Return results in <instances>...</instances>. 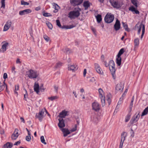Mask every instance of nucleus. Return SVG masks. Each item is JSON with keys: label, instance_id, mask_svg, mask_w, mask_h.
I'll return each mask as SVG.
<instances>
[{"label": "nucleus", "instance_id": "nucleus-1", "mask_svg": "<svg viewBox=\"0 0 148 148\" xmlns=\"http://www.w3.org/2000/svg\"><path fill=\"white\" fill-rule=\"evenodd\" d=\"M79 10H73L70 12L68 14V17L71 19L75 18L77 17L80 15L79 12L81 11L80 8L79 9Z\"/></svg>", "mask_w": 148, "mask_h": 148}, {"label": "nucleus", "instance_id": "nucleus-2", "mask_svg": "<svg viewBox=\"0 0 148 148\" xmlns=\"http://www.w3.org/2000/svg\"><path fill=\"white\" fill-rule=\"evenodd\" d=\"M27 74L28 77L30 79L36 78L38 75L36 71L32 69L27 72Z\"/></svg>", "mask_w": 148, "mask_h": 148}, {"label": "nucleus", "instance_id": "nucleus-3", "mask_svg": "<svg viewBox=\"0 0 148 148\" xmlns=\"http://www.w3.org/2000/svg\"><path fill=\"white\" fill-rule=\"evenodd\" d=\"M114 19V15L111 13H108L105 16L104 20L106 23H110L112 22Z\"/></svg>", "mask_w": 148, "mask_h": 148}, {"label": "nucleus", "instance_id": "nucleus-4", "mask_svg": "<svg viewBox=\"0 0 148 148\" xmlns=\"http://www.w3.org/2000/svg\"><path fill=\"white\" fill-rule=\"evenodd\" d=\"M138 24H137L135 26V27H137L138 29V34H140L141 29L142 28V33L141 35V39H142L143 38V36L144 35L145 32V27L144 25L142 23H141L139 26H138Z\"/></svg>", "mask_w": 148, "mask_h": 148}, {"label": "nucleus", "instance_id": "nucleus-5", "mask_svg": "<svg viewBox=\"0 0 148 148\" xmlns=\"http://www.w3.org/2000/svg\"><path fill=\"white\" fill-rule=\"evenodd\" d=\"M110 2L113 8L116 9L120 8L122 6L120 2L118 0H110Z\"/></svg>", "mask_w": 148, "mask_h": 148}, {"label": "nucleus", "instance_id": "nucleus-6", "mask_svg": "<svg viewBox=\"0 0 148 148\" xmlns=\"http://www.w3.org/2000/svg\"><path fill=\"white\" fill-rule=\"evenodd\" d=\"M56 22L57 25L59 27L62 29H70L74 27H75L73 25H63L62 26L59 20H56Z\"/></svg>", "mask_w": 148, "mask_h": 148}, {"label": "nucleus", "instance_id": "nucleus-7", "mask_svg": "<svg viewBox=\"0 0 148 148\" xmlns=\"http://www.w3.org/2000/svg\"><path fill=\"white\" fill-rule=\"evenodd\" d=\"M140 112H138V113L137 112L133 116L130 121L131 124H132L134 122H136L138 120L140 117Z\"/></svg>", "mask_w": 148, "mask_h": 148}, {"label": "nucleus", "instance_id": "nucleus-8", "mask_svg": "<svg viewBox=\"0 0 148 148\" xmlns=\"http://www.w3.org/2000/svg\"><path fill=\"white\" fill-rule=\"evenodd\" d=\"M92 110L96 112L99 111L100 109V105L97 102L95 101L92 103Z\"/></svg>", "mask_w": 148, "mask_h": 148}, {"label": "nucleus", "instance_id": "nucleus-9", "mask_svg": "<svg viewBox=\"0 0 148 148\" xmlns=\"http://www.w3.org/2000/svg\"><path fill=\"white\" fill-rule=\"evenodd\" d=\"M78 69V67L76 64H69L68 65V69L69 70L74 72Z\"/></svg>", "mask_w": 148, "mask_h": 148}, {"label": "nucleus", "instance_id": "nucleus-10", "mask_svg": "<svg viewBox=\"0 0 148 148\" xmlns=\"http://www.w3.org/2000/svg\"><path fill=\"white\" fill-rule=\"evenodd\" d=\"M44 112V110L42 109L40 111H39L38 114V115L37 114L36 115V118H38L39 120L41 121L43 118V114Z\"/></svg>", "mask_w": 148, "mask_h": 148}, {"label": "nucleus", "instance_id": "nucleus-11", "mask_svg": "<svg viewBox=\"0 0 148 148\" xmlns=\"http://www.w3.org/2000/svg\"><path fill=\"white\" fill-rule=\"evenodd\" d=\"M109 66L110 71L114 72L115 70V64L114 61L111 60H110L109 63Z\"/></svg>", "mask_w": 148, "mask_h": 148}, {"label": "nucleus", "instance_id": "nucleus-12", "mask_svg": "<svg viewBox=\"0 0 148 148\" xmlns=\"http://www.w3.org/2000/svg\"><path fill=\"white\" fill-rule=\"evenodd\" d=\"M12 24L11 21L9 20L6 23L4 26L3 31H7L10 28Z\"/></svg>", "mask_w": 148, "mask_h": 148}, {"label": "nucleus", "instance_id": "nucleus-13", "mask_svg": "<svg viewBox=\"0 0 148 148\" xmlns=\"http://www.w3.org/2000/svg\"><path fill=\"white\" fill-rule=\"evenodd\" d=\"M83 0H70L71 3L75 6L80 4L83 2Z\"/></svg>", "mask_w": 148, "mask_h": 148}, {"label": "nucleus", "instance_id": "nucleus-14", "mask_svg": "<svg viewBox=\"0 0 148 148\" xmlns=\"http://www.w3.org/2000/svg\"><path fill=\"white\" fill-rule=\"evenodd\" d=\"M114 28L116 31L119 30L121 28V24L120 21L118 20H116V22L114 25Z\"/></svg>", "mask_w": 148, "mask_h": 148}, {"label": "nucleus", "instance_id": "nucleus-15", "mask_svg": "<svg viewBox=\"0 0 148 148\" xmlns=\"http://www.w3.org/2000/svg\"><path fill=\"white\" fill-rule=\"evenodd\" d=\"M95 70L97 73L101 74H102L103 73V72L102 70L98 64L97 63L95 64Z\"/></svg>", "mask_w": 148, "mask_h": 148}, {"label": "nucleus", "instance_id": "nucleus-16", "mask_svg": "<svg viewBox=\"0 0 148 148\" xmlns=\"http://www.w3.org/2000/svg\"><path fill=\"white\" fill-rule=\"evenodd\" d=\"M18 130L17 129H15V131L13 133V134L11 136V138L12 140H15L17 139L18 138V136H19V134H18Z\"/></svg>", "mask_w": 148, "mask_h": 148}, {"label": "nucleus", "instance_id": "nucleus-17", "mask_svg": "<svg viewBox=\"0 0 148 148\" xmlns=\"http://www.w3.org/2000/svg\"><path fill=\"white\" fill-rule=\"evenodd\" d=\"M32 10L30 9H27L19 12L20 15L22 16L25 14H27L32 12Z\"/></svg>", "mask_w": 148, "mask_h": 148}, {"label": "nucleus", "instance_id": "nucleus-18", "mask_svg": "<svg viewBox=\"0 0 148 148\" xmlns=\"http://www.w3.org/2000/svg\"><path fill=\"white\" fill-rule=\"evenodd\" d=\"M116 90L120 92L122 91L123 88V85L122 83H120L118 84L116 87Z\"/></svg>", "mask_w": 148, "mask_h": 148}, {"label": "nucleus", "instance_id": "nucleus-19", "mask_svg": "<svg viewBox=\"0 0 148 148\" xmlns=\"http://www.w3.org/2000/svg\"><path fill=\"white\" fill-rule=\"evenodd\" d=\"M59 123H58V126L60 128H62L65 126L64 123V120L63 119L60 118L58 119Z\"/></svg>", "mask_w": 148, "mask_h": 148}, {"label": "nucleus", "instance_id": "nucleus-20", "mask_svg": "<svg viewBox=\"0 0 148 148\" xmlns=\"http://www.w3.org/2000/svg\"><path fill=\"white\" fill-rule=\"evenodd\" d=\"M68 112L67 111L63 110L60 113L59 116L60 117V118L61 119H62L63 118H64L66 116L68 115L67 113Z\"/></svg>", "mask_w": 148, "mask_h": 148}, {"label": "nucleus", "instance_id": "nucleus-21", "mask_svg": "<svg viewBox=\"0 0 148 148\" xmlns=\"http://www.w3.org/2000/svg\"><path fill=\"white\" fill-rule=\"evenodd\" d=\"M99 117L97 115H95L93 116L92 121L94 123L96 124L99 122Z\"/></svg>", "mask_w": 148, "mask_h": 148}, {"label": "nucleus", "instance_id": "nucleus-22", "mask_svg": "<svg viewBox=\"0 0 148 148\" xmlns=\"http://www.w3.org/2000/svg\"><path fill=\"white\" fill-rule=\"evenodd\" d=\"M9 43L8 42H5L3 43L2 46L1 51L4 52L6 50V47L8 45Z\"/></svg>", "mask_w": 148, "mask_h": 148}, {"label": "nucleus", "instance_id": "nucleus-23", "mask_svg": "<svg viewBox=\"0 0 148 148\" xmlns=\"http://www.w3.org/2000/svg\"><path fill=\"white\" fill-rule=\"evenodd\" d=\"M34 87V91L38 94L39 92L40 88L38 84L36 83V82H35Z\"/></svg>", "mask_w": 148, "mask_h": 148}, {"label": "nucleus", "instance_id": "nucleus-24", "mask_svg": "<svg viewBox=\"0 0 148 148\" xmlns=\"http://www.w3.org/2000/svg\"><path fill=\"white\" fill-rule=\"evenodd\" d=\"M62 131L64 134V137L68 135L70 133L69 130L68 129L62 128Z\"/></svg>", "mask_w": 148, "mask_h": 148}, {"label": "nucleus", "instance_id": "nucleus-25", "mask_svg": "<svg viewBox=\"0 0 148 148\" xmlns=\"http://www.w3.org/2000/svg\"><path fill=\"white\" fill-rule=\"evenodd\" d=\"M90 2L89 1H85L83 3V6L85 8L84 9L86 10H87L90 6Z\"/></svg>", "mask_w": 148, "mask_h": 148}, {"label": "nucleus", "instance_id": "nucleus-26", "mask_svg": "<svg viewBox=\"0 0 148 148\" xmlns=\"http://www.w3.org/2000/svg\"><path fill=\"white\" fill-rule=\"evenodd\" d=\"M5 80L4 81V84L0 82V92L3 90L5 88V86L6 87V88L7 89V85L5 82Z\"/></svg>", "mask_w": 148, "mask_h": 148}, {"label": "nucleus", "instance_id": "nucleus-27", "mask_svg": "<svg viewBox=\"0 0 148 148\" xmlns=\"http://www.w3.org/2000/svg\"><path fill=\"white\" fill-rule=\"evenodd\" d=\"M125 132H123L122 133L121 136V142L120 143L123 144V143L125 140V137L126 136V135H125Z\"/></svg>", "mask_w": 148, "mask_h": 148}, {"label": "nucleus", "instance_id": "nucleus-28", "mask_svg": "<svg viewBox=\"0 0 148 148\" xmlns=\"http://www.w3.org/2000/svg\"><path fill=\"white\" fill-rule=\"evenodd\" d=\"M121 56H117V58L116 59V62L118 65L119 66L121 65Z\"/></svg>", "mask_w": 148, "mask_h": 148}, {"label": "nucleus", "instance_id": "nucleus-29", "mask_svg": "<svg viewBox=\"0 0 148 148\" xmlns=\"http://www.w3.org/2000/svg\"><path fill=\"white\" fill-rule=\"evenodd\" d=\"M13 146V144L11 143L8 142L3 146L4 148H11Z\"/></svg>", "mask_w": 148, "mask_h": 148}, {"label": "nucleus", "instance_id": "nucleus-30", "mask_svg": "<svg viewBox=\"0 0 148 148\" xmlns=\"http://www.w3.org/2000/svg\"><path fill=\"white\" fill-rule=\"evenodd\" d=\"M129 10L132 12H134L136 14H139V12L138 10H136L135 8L133 6L130 7L129 8Z\"/></svg>", "mask_w": 148, "mask_h": 148}, {"label": "nucleus", "instance_id": "nucleus-31", "mask_svg": "<svg viewBox=\"0 0 148 148\" xmlns=\"http://www.w3.org/2000/svg\"><path fill=\"white\" fill-rule=\"evenodd\" d=\"M1 6L0 8L1 10L2 11V13L3 12V9H4L5 7V0H1Z\"/></svg>", "mask_w": 148, "mask_h": 148}, {"label": "nucleus", "instance_id": "nucleus-32", "mask_svg": "<svg viewBox=\"0 0 148 148\" xmlns=\"http://www.w3.org/2000/svg\"><path fill=\"white\" fill-rule=\"evenodd\" d=\"M134 48L137 47L139 44V39L138 38H136L134 40Z\"/></svg>", "mask_w": 148, "mask_h": 148}, {"label": "nucleus", "instance_id": "nucleus-33", "mask_svg": "<svg viewBox=\"0 0 148 148\" xmlns=\"http://www.w3.org/2000/svg\"><path fill=\"white\" fill-rule=\"evenodd\" d=\"M97 22L98 23H99L102 20L101 16L100 14H98L96 16Z\"/></svg>", "mask_w": 148, "mask_h": 148}, {"label": "nucleus", "instance_id": "nucleus-34", "mask_svg": "<svg viewBox=\"0 0 148 148\" xmlns=\"http://www.w3.org/2000/svg\"><path fill=\"white\" fill-rule=\"evenodd\" d=\"M99 96L100 97H105L104 96L103 92L101 89L99 88Z\"/></svg>", "mask_w": 148, "mask_h": 148}, {"label": "nucleus", "instance_id": "nucleus-35", "mask_svg": "<svg viewBox=\"0 0 148 148\" xmlns=\"http://www.w3.org/2000/svg\"><path fill=\"white\" fill-rule=\"evenodd\" d=\"M101 100V105L103 106L105 105V97H100Z\"/></svg>", "mask_w": 148, "mask_h": 148}, {"label": "nucleus", "instance_id": "nucleus-36", "mask_svg": "<svg viewBox=\"0 0 148 148\" xmlns=\"http://www.w3.org/2000/svg\"><path fill=\"white\" fill-rule=\"evenodd\" d=\"M111 96V95L110 94L106 96L107 101L108 102L109 105H110V104L111 100L110 99V97Z\"/></svg>", "mask_w": 148, "mask_h": 148}, {"label": "nucleus", "instance_id": "nucleus-37", "mask_svg": "<svg viewBox=\"0 0 148 148\" xmlns=\"http://www.w3.org/2000/svg\"><path fill=\"white\" fill-rule=\"evenodd\" d=\"M122 24L123 25V27H124L125 30L127 32H129V30L128 28V26L127 24L123 22H122Z\"/></svg>", "mask_w": 148, "mask_h": 148}, {"label": "nucleus", "instance_id": "nucleus-38", "mask_svg": "<svg viewBox=\"0 0 148 148\" xmlns=\"http://www.w3.org/2000/svg\"><path fill=\"white\" fill-rule=\"evenodd\" d=\"M43 38L47 42H50L51 41L50 38L46 35H44Z\"/></svg>", "mask_w": 148, "mask_h": 148}, {"label": "nucleus", "instance_id": "nucleus-39", "mask_svg": "<svg viewBox=\"0 0 148 148\" xmlns=\"http://www.w3.org/2000/svg\"><path fill=\"white\" fill-rule=\"evenodd\" d=\"M124 52V49L122 48L120 50L117 56H121V55Z\"/></svg>", "mask_w": 148, "mask_h": 148}, {"label": "nucleus", "instance_id": "nucleus-40", "mask_svg": "<svg viewBox=\"0 0 148 148\" xmlns=\"http://www.w3.org/2000/svg\"><path fill=\"white\" fill-rule=\"evenodd\" d=\"M134 100V97L133 96L132 98L131 102L130 103V109L131 110H132L133 105V102Z\"/></svg>", "mask_w": 148, "mask_h": 148}, {"label": "nucleus", "instance_id": "nucleus-41", "mask_svg": "<svg viewBox=\"0 0 148 148\" xmlns=\"http://www.w3.org/2000/svg\"><path fill=\"white\" fill-rule=\"evenodd\" d=\"M24 90L25 91V93L24 94V99L26 101L27 100V97L28 96V94L27 91L26 90L25 88H24Z\"/></svg>", "mask_w": 148, "mask_h": 148}, {"label": "nucleus", "instance_id": "nucleus-42", "mask_svg": "<svg viewBox=\"0 0 148 148\" xmlns=\"http://www.w3.org/2000/svg\"><path fill=\"white\" fill-rule=\"evenodd\" d=\"M46 23L48 28L49 29H52L53 26L51 23H50L49 22H48Z\"/></svg>", "mask_w": 148, "mask_h": 148}, {"label": "nucleus", "instance_id": "nucleus-43", "mask_svg": "<svg viewBox=\"0 0 148 148\" xmlns=\"http://www.w3.org/2000/svg\"><path fill=\"white\" fill-rule=\"evenodd\" d=\"M43 15L45 17H49L52 16V14L50 13L44 12Z\"/></svg>", "mask_w": 148, "mask_h": 148}, {"label": "nucleus", "instance_id": "nucleus-44", "mask_svg": "<svg viewBox=\"0 0 148 148\" xmlns=\"http://www.w3.org/2000/svg\"><path fill=\"white\" fill-rule=\"evenodd\" d=\"M52 5L54 7L55 9H58L60 8L59 6L56 3H53L52 4Z\"/></svg>", "mask_w": 148, "mask_h": 148}, {"label": "nucleus", "instance_id": "nucleus-45", "mask_svg": "<svg viewBox=\"0 0 148 148\" xmlns=\"http://www.w3.org/2000/svg\"><path fill=\"white\" fill-rule=\"evenodd\" d=\"M130 115L129 114H128L125 118V122H127L130 119Z\"/></svg>", "mask_w": 148, "mask_h": 148}, {"label": "nucleus", "instance_id": "nucleus-46", "mask_svg": "<svg viewBox=\"0 0 148 148\" xmlns=\"http://www.w3.org/2000/svg\"><path fill=\"white\" fill-rule=\"evenodd\" d=\"M40 140L41 141L42 143L44 144L45 145L47 144L45 142V140L43 136H41Z\"/></svg>", "mask_w": 148, "mask_h": 148}, {"label": "nucleus", "instance_id": "nucleus-47", "mask_svg": "<svg viewBox=\"0 0 148 148\" xmlns=\"http://www.w3.org/2000/svg\"><path fill=\"white\" fill-rule=\"evenodd\" d=\"M21 4L22 5H28L29 4V3L22 0L21 1Z\"/></svg>", "mask_w": 148, "mask_h": 148}, {"label": "nucleus", "instance_id": "nucleus-48", "mask_svg": "<svg viewBox=\"0 0 148 148\" xmlns=\"http://www.w3.org/2000/svg\"><path fill=\"white\" fill-rule=\"evenodd\" d=\"M132 3L136 7H137V1L136 0H131Z\"/></svg>", "mask_w": 148, "mask_h": 148}, {"label": "nucleus", "instance_id": "nucleus-49", "mask_svg": "<svg viewBox=\"0 0 148 148\" xmlns=\"http://www.w3.org/2000/svg\"><path fill=\"white\" fill-rule=\"evenodd\" d=\"M115 71L116 70H114V72L110 71L112 76V77L114 79H116V75L115 74Z\"/></svg>", "mask_w": 148, "mask_h": 148}, {"label": "nucleus", "instance_id": "nucleus-50", "mask_svg": "<svg viewBox=\"0 0 148 148\" xmlns=\"http://www.w3.org/2000/svg\"><path fill=\"white\" fill-rule=\"evenodd\" d=\"M58 98V97L57 96L51 97H49L48 98V99L51 101H53V100L57 99Z\"/></svg>", "mask_w": 148, "mask_h": 148}, {"label": "nucleus", "instance_id": "nucleus-51", "mask_svg": "<svg viewBox=\"0 0 148 148\" xmlns=\"http://www.w3.org/2000/svg\"><path fill=\"white\" fill-rule=\"evenodd\" d=\"M77 129V125L76 124L75 125V127L71 130V132H74Z\"/></svg>", "mask_w": 148, "mask_h": 148}, {"label": "nucleus", "instance_id": "nucleus-52", "mask_svg": "<svg viewBox=\"0 0 148 148\" xmlns=\"http://www.w3.org/2000/svg\"><path fill=\"white\" fill-rule=\"evenodd\" d=\"M26 140L27 141H29L31 140V137L30 136H27L26 137Z\"/></svg>", "mask_w": 148, "mask_h": 148}, {"label": "nucleus", "instance_id": "nucleus-53", "mask_svg": "<svg viewBox=\"0 0 148 148\" xmlns=\"http://www.w3.org/2000/svg\"><path fill=\"white\" fill-rule=\"evenodd\" d=\"M54 88L55 89V92H57L58 89V86L56 85H54Z\"/></svg>", "mask_w": 148, "mask_h": 148}, {"label": "nucleus", "instance_id": "nucleus-54", "mask_svg": "<svg viewBox=\"0 0 148 148\" xmlns=\"http://www.w3.org/2000/svg\"><path fill=\"white\" fill-rule=\"evenodd\" d=\"M62 63L61 62H59L56 65V68H57L58 67H60L62 65Z\"/></svg>", "mask_w": 148, "mask_h": 148}, {"label": "nucleus", "instance_id": "nucleus-55", "mask_svg": "<svg viewBox=\"0 0 148 148\" xmlns=\"http://www.w3.org/2000/svg\"><path fill=\"white\" fill-rule=\"evenodd\" d=\"M62 51L64 52L67 53L68 51H69V49L68 48L63 49H62Z\"/></svg>", "mask_w": 148, "mask_h": 148}, {"label": "nucleus", "instance_id": "nucleus-56", "mask_svg": "<svg viewBox=\"0 0 148 148\" xmlns=\"http://www.w3.org/2000/svg\"><path fill=\"white\" fill-rule=\"evenodd\" d=\"M8 77L7 74L6 73H5L3 75V78L4 79H5Z\"/></svg>", "mask_w": 148, "mask_h": 148}, {"label": "nucleus", "instance_id": "nucleus-57", "mask_svg": "<svg viewBox=\"0 0 148 148\" xmlns=\"http://www.w3.org/2000/svg\"><path fill=\"white\" fill-rule=\"evenodd\" d=\"M18 89H19L18 85H16L15 86L14 90H15V91L18 90Z\"/></svg>", "mask_w": 148, "mask_h": 148}, {"label": "nucleus", "instance_id": "nucleus-58", "mask_svg": "<svg viewBox=\"0 0 148 148\" xmlns=\"http://www.w3.org/2000/svg\"><path fill=\"white\" fill-rule=\"evenodd\" d=\"M21 143V142L20 141H18L16 142L14 144V145H18V144H19Z\"/></svg>", "mask_w": 148, "mask_h": 148}, {"label": "nucleus", "instance_id": "nucleus-59", "mask_svg": "<svg viewBox=\"0 0 148 148\" xmlns=\"http://www.w3.org/2000/svg\"><path fill=\"white\" fill-rule=\"evenodd\" d=\"M16 63L17 64H20L21 63V62L20 61V59L19 58H18L16 60Z\"/></svg>", "mask_w": 148, "mask_h": 148}, {"label": "nucleus", "instance_id": "nucleus-60", "mask_svg": "<svg viewBox=\"0 0 148 148\" xmlns=\"http://www.w3.org/2000/svg\"><path fill=\"white\" fill-rule=\"evenodd\" d=\"M86 69H84V72H83V75L84 77H85L86 75Z\"/></svg>", "mask_w": 148, "mask_h": 148}, {"label": "nucleus", "instance_id": "nucleus-61", "mask_svg": "<svg viewBox=\"0 0 148 148\" xmlns=\"http://www.w3.org/2000/svg\"><path fill=\"white\" fill-rule=\"evenodd\" d=\"M73 94L74 95L75 97L77 98V94L76 92L74 91H73Z\"/></svg>", "mask_w": 148, "mask_h": 148}, {"label": "nucleus", "instance_id": "nucleus-62", "mask_svg": "<svg viewBox=\"0 0 148 148\" xmlns=\"http://www.w3.org/2000/svg\"><path fill=\"white\" fill-rule=\"evenodd\" d=\"M20 119H21V121L23 123H25V121L24 120V119L22 117H21L20 118Z\"/></svg>", "mask_w": 148, "mask_h": 148}, {"label": "nucleus", "instance_id": "nucleus-63", "mask_svg": "<svg viewBox=\"0 0 148 148\" xmlns=\"http://www.w3.org/2000/svg\"><path fill=\"white\" fill-rule=\"evenodd\" d=\"M95 81V79L94 77H92L90 80V81L91 82H94Z\"/></svg>", "mask_w": 148, "mask_h": 148}, {"label": "nucleus", "instance_id": "nucleus-64", "mask_svg": "<svg viewBox=\"0 0 148 148\" xmlns=\"http://www.w3.org/2000/svg\"><path fill=\"white\" fill-rule=\"evenodd\" d=\"M40 89V91L42 92H43L44 91V89L42 87V86H41L40 87V88H39V89Z\"/></svg>", "mask_w": 148, "mask_h": 148}]
</instances>
